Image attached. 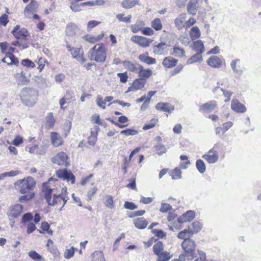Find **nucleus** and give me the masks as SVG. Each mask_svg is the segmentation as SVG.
<instances>
[{"label":"nucleus","mask_w":261,"mask_h":261,"mask_svg":"<svg viewBox=\"0 0 261 261\" xmlns=\"http://www.w3.org/2000/svg\"><path fill=\"white\" fill-rule=\"evenodd\" d=\"M171 176L173 179H178L181 178V171L178 168H175L171 172Z\"/></svg>","instance_id":"53"},{"label":"nucleus","mask_w":261,"mask_h":261,"mask_svg":"<svg viewBox=\"0 0 261 261\" xmlns=\"http://www.w3.org/2000/svg\"><path fill=\"white\" fill-rule=\"evenodd\" d=\"M116 17L119 21H122L125 23H129L132 18L130 15H128L126 17H124L123 14H118L116 15Z\"/></svg>","instance_id":"55"},{"label":"nucleus","mask_w":261,"mask_h":261,"mask_svg":"<svg viewBox=\"0 0 261 261\" xmlns=\"http://www.w3.org/2000/svg\"><path fill=\"white\" fill-rule=\"evenodd\" d=\"M23 206L20 204H16L9 206L8 211L7 213L10 221L17 218L22 213Z\"/></svg>","instance_id":"7"},{"label":"nucleus","mask_w":261,"mask_h":261,"mask_svg":"<svg viewBox=\"0 0 261 261\" xmlns=\"http://www.w3.org/2000/svg\"><path fill=\"white\" fill-rule=\"evenodd\" d=\"M55 122V120L53 113H49L46 117V126L49 128H51L54 125Z\"/></svg>","instance_id":"50"},{"label":"nucleus","mask_w":261,"mask_h":261,"mask_svg":"<svg viewBox=\"0 0 261 261\" xmlns=\"http://www.w3.org/2000/svg\"><path fill=\"white\" fill-rule=\"evenodd\" d=\"M24 226L27 227V232L28 234L32 233L36 229L35 224L32 222L28 223Z\"/></svg>","instance_id":"62"},{"label":"nucleus","mask_w":261,"mask_h":261,"mask_svg":"<svg viewBox=\"0 0 261 261\" xmlns=\"http://www.w3.org/2000/svg\"><path fill=\"white\" fill-rule=\"evenodd\" d=\"M156 255L158 256L156 261H168L172 257V255L167 251H162Z\"/></svg>","instance_id":"36"},{"label":"nucleus","mask_w":261,"mask_h":261,"mask_svg":"<svg viewBox=\"0 0 261 261\" xmlns=\"http://www.w3.org/2000/svg\"><path fill=\"white\" fill-rule=\"evenodd\" d=\"M92 121L93 122L96 123L98 125H104L106 123L103 120H101L99 115L96 114H94L92 117Z\"/></svg>","instance_id":"60"},{"label":"nucleus","mask_w":261,"mask_h":261,"mask_svg":"<svg viewBox=\"0 0 261 261\" xmlns=\"http://www.w3.org/2000/svg\"><path fill=\"white\" fill-rule=\"evenodd\" d=\"M28 255L32 259L34 260L41 261L43 259L42 257L37 252L34 250L30 251L28 253Z\"/></svg>","instance_id":"57"},{"label":"nucleus","mask_w":261,"mask_h":261,"mask_svg":"<svg viewBox=\"0 0 261 261\" xmlns=\"http://www.w3.org/2000/svg\"><path fill=\"white\" fill-rule=\"evenodd\" d=\"M81 48L80 47L73 48V50L71 51V54L73 58L76 59L80 55L83 54V53H81Z\"/></svg>","instance_id":"63"},{"label":"nucleus","mask_w":261,"mask_h":261,"mask_svg":"<svg viewBox=\"0 0 261 261\" xmlns=\"http://www.w3.org/2000/svg\"><path fill=\"white\" fill-rule=\"evenodd\" d=\"M198 8L197 0H190L187 5V10L189 14L195 15Z\"/></svg>","instance_id":"21"},{"label":"nucleus","mask_w":261,"mask_h":261,"mask_svg":"<svg viewBox=\"0 0 261 261\" xmlns=\"http://www.w3.org/2000/svg\"><path fill=\"white\" fill-rule=\"evenodd\" d=\"M57 189L52 188L48 182L43 184L42 191L47 204L51 206L62 204V206L60 210L62 211L69 199L67 188H62L61 192H57Z\"/></svg>","instance_id":"1"},{"label":"nucleus","mask_w":261,"mask_h":261,"mask_svg":"<svg viewBox=\"0 0 261 261\" xmlns=\"http://www.w3.org/2000/svg\"><path fill=\"white\" fill-rule=\"evenodd\" d=\"M139 76L140 79H143L145 81H146L147 79L150 77L152 74V71L150 69H145L142 66H140L139 70L138 72Z\"/></svg>","instance_id":"25"},{"label":"nucleus","mask_w":261,"mask_h":261,"mask_svg":"<svg viewBox=\"0 0 261 261\" xmlns=\"http://www.w3.org/2000/svg\"><path fill=\"white\" fill-rule=\"evenodd\" d=\"M50 137L52 144L55 147L62 145L64 143L62 137L56 132H51Z\"/></svg>","instance_id":"18"},{"label":"nucleus","mask_w":261,"mask_h":261,"mask_svg":"<svg viewBox=\"0 0 261 261\" xmlns=\"http://www.w3.org/2000/svg\"><path fill=\"white\" fill-rule=\"evenodd\" d=\"M139 59L148 65L154 64L156 63V60L154 58L148 56L147 54H141L139 56Z\"/></svg>","instance_id":"32"},{"label":"nucleus","mask_w":261,"mask_h":261,"mask_svg":"<svg viewBox=\"0 0 261 261\" xmlns=\"http://www.w3.org/2000/svg\"><path fill=\"white\" fill-rule=\"evenodd\" d=\"M164 250L163 244L162 242L158 241L153 247V251L155 255L162 252Z\"/></svg>","instance_id":"46"},{"label":"nucleus","mask_w":261,"mask_h":261,"mask_svg":"<svg viewBox=\"0 0 261 261\" xmlns=\"http://www.w3.org/2000/svg\"><path fill=\"white\" fill-rule=\"evenodd\" d=\"M23 71L16 74L18 85H25L29 82V80Z\"/></svg>","instance_id":"39"},{"label":"nucleus","mask_w":261,"mask_h":261,"mask_svg":"<svg viewBox=\"0 0 261 261\" xmlns=\"http://www.w3.org/2000/svg\"><path fill=\"white\" fill-rule=\"evenodd\" d=\"M218 146V143L215 144L212 148L202 155V158L208 163L214 164L218 161L219 153L216 150Z\"/></svg>","instance_id":"6"},{"label":"nucleus","mask_w":261,"mask_h":261,"mask_svg":"<svg viewBox=\"0 0 261 261\" xmlns=\"http://www.w3.org/2000/svg\"><path fill=\"white\" fill-rule=\"evenodd\" d=\"M38 95V91L34 89L24 88L21 90L20 96L23 103L32 107L36 103Z\"/></svg>","instance_id":"4"},{"label":"nucleus","mask_w":261,"mask_h":261,"mask_svg":"<svg viewBox=\"0 0 261 261\" xmlns=\"http://www.w3.org/2000/svg\"><path fill=\"white\" fill-rule=\"evenodd\" d=\"M57 175L58 177L66 180L67 182L73 184L75 182V177L70 170L66 169H59L57 171Z\"/></svg>","instance_id":"8"},{"label":"nucleus","mask_w":261,"mask_h":261,"mask_svg":"<svg viewBox=\"0 0 261 261\" xmlns=\"http://www.w3.org/2000/svg\"><path fill=\"white\" fill-rule=\"evenodd\" d=\"M2 61L8 65H17L19 62L17 59L12 53L7 54L6 57L2 60Z\"/></svg>","instance_id":"29"},{"label":"nucleus","mask_w":261,"mask_h":261,"mask_svg":"<svg viewBox=\"0 0 261 261\" xmlns=\"http://www.w3.org/2000/svg\"><path fill=\"white\" fill-rule=\"evenodd\" d=\"M12 33L17 39H26L29 33L25 28L20 29L18 25H16L12 31Z\"/></svg>","instance_id":"10"},{"label":"nucleus","mask_w":261,"mask_h":261,"mask_svg":"<svg viewBox=\"0 0 261 261\" xmlns=\"http://www.w3.org/2000/svg\"><path fill=\"white\" fill-rule=\"evenodd\" d=\"M181 246L184 250V252L181 255L185 256L188 259L190 260L195 257L196 246L194 241L190 238H187L181 243Z\"/></svg>","instance_id":"5"},{"label":"nucleus","mask_w":261,"mask_h":261,"mask_svg":"<svg viewBox=\"0 0 261 261\" xmlns=\"http://www.w3.org/2000/svg\"><path fill=\"white\" fill-rule=\"evenodd\" d=\"M138 134V131L134 128H127L120 132V134L125 136H135Z\"/></svg>","instance_id":"47"},{"label":"nucleus","mask_w":261,"mask_h":261,"mask_svg":"<svg viewBox=\"0 0 261 261\" xmlns=\"http://www.w3.org/2000/svg\"><path fill=\"white\" fill-rule=\"evenodd\" d=\"M196 167L198 171L200 173H203L205 172L206 166L204 162L201 159H198L196 162Z\"/></svg>","instance_id":"40"},{"label":"nucleus","mask_w":261,"mask_h":261,"mask_svg":"<svg viewBox=\"0 0 261 261\" xmlns=\"http://www.w3.org/2000/svg\"><path fill=\"white\" fill-rule=\"evenodd\" d=\"M139 4V0H123L121 6L125 9H129Z\"/></svg>","instance_id":"31"},{"label":"nucleus","mask_w":261,"mask_h":261,"mask_svg":"<svg viewBox=\"0 0 261 261\" xmlns=\"http://www.w3.org/2000/svg\"><path fill=\"white\" fill-rule=\"evenodd\" d=\"M156 109L166 112H171L174 109L173 106L169 103L159 102L155 106Z\"/></svg>","instance_id":"26"},{"label":"nucleus","mask_w":261,"mask_h":261,"mask_svg":"<svg viewBox=\"0 0 261 261\" xmlns=\"http://www.w3.org/2000/svg\"><path fill=\"white\" fill-rule=\"evenodd\" d=\"M178 40L182 44L186 46L190 45V43L191 42V39L186 34H184L180 35L178 38Z\"/></svg>","instance_id":"45"},{"label":"nucleus","mask_w":261,"mask_h":261,"mask_svg":"<svg viewBox=\"0 0 261 261\" xmlns=\"http://www.w3.org/2000/svg\"><path fill=\"white\" fill-rule=\"evenodd\" d=\"M74 254V248L72 246L70 249H66L64 253V256L66 259L71 258Z\"/></svg>","instance_id":"59"},{"label":"nucleus","mask_w":261,"mask_h":261,"mask_svg":"<svg viewBox=\"0 0 261 261\" xmlns=\"http://www.w3.org/2000/svg\"><path fill=\"white\" fill-rule=\"evenodd\" d=\"M146 83V81H145L143 79L139 78L136 79L133 83L132 86L128 88L126 93L141 89L144 87Z\"/></svg>","instance_id":"13"},{"label":"nucleus","mask_w":261,"mask_h":261,"mask_svg":"<svg viewBox=\"0 0 261 261\" xmlns=\"http://www.w3.org/2000/svg\"><path fill=\"white\" fill-rule=\"evenodd\" d=\"M92 256L95 261H106L102 251H95L92 254Z\"/></svg>","instance_id":"44"},{"label":"nucleus","mask_w":261,"mask_h":261,"mask_svg":"<svg viewBox=\"0 0 261 261\" xmlns=\"http://www.w3.org/2000/svg\"><path fill=\"white\" fill-rule=\"evenodd\" d=\"M231 109L237 113H244L246 111L245 106L241 103L238 99H233L231 103Z\"/></svg>","instance_id":"16"},{"label":"nucleus","mask_w":261,"mask_h":261,"mask_svg":"<svg viewBox=\"0 0 261 261\" xmlns=\"http://www.w3.org/2000/svg\"><path fill=\"white\" fill-rule=\"evenodd\" d=\"M123 66L130 71L137 72L141 65L138 63H134L129 61H124L123 62Z\"/></svg>","instance_id":"24"},{"label":"nucleus","mask_w":261,"mask_h":261,"mask_svg":"<svg viewBox=\"0 0 261 261\" xmlns=\"http://www.w3.org/2000/svg\"><path fill=\"white\" fill-rule=\"evenodd\" d=\"M37 2L34 0H32L24 10V15L27 18H31L36 8Z\"/></svg>","instance_id":"15"},{"label":"nucleus","mask_w":261,"mask_h":261,"mask_svg":"<svg viewBox=\"0 0 261 261\" xmlns=\"http://www.w3.org/2000/svg\"><path fill=\"white\" fill-rule=\"evenodd\" d=\"M34 193H25L23 196L19 197V201L21 202L24 201H29L34 197Z\"/></svg>","instance_id":"56"},{"label":"nucleus","mask_w":261,"mask_h":261,"mask_svg":"<svg viewBox=\"0 0 261 261\" xmlns=\"http://www.w3.org/2000/svg\"><path fill=\"white\" fill-rule=\"evenodd\" d=\"M202 61V54H200V53H197L187 60V64L190 65L196 62H200Z\"/></svg>","instance_id":"34"},{"label":"nucleus","mask_w":261,"mask_h":261,"mask_svg":"<svg viewBox=\"0 0 261 261\" xmlns=\"http://www.w3.org/2000/svg\"><path fill=\"white\" fill-rule=\"evenodd\" d=\"M185 50L178 45H175L171 49L170 54L178 58H182L185 56Z\"/></svg>","instance_id":"27"},{"label":"nucleus","mask_w":261,"mask_h":261,"mask_svg":"<svg viewBox=\"0 0 261 261\" xmlns=\"http://www.w3.org/2000/svg\"><path fill=\"white\" fill-rule=\"evenodd\" d=\"M217 106V102L215 100L208 101L199 108V111L201 112H212Z\"/></svg>","instance_id":"20"},{"label":"nucleus","mask_w":261,"mask_h":261,"mask_svg":"<svg viewBox=\"0 0 261 261\" xmlns=\"http://www.w3.org/2000/svg\"><path fill=\"white\" fill-rule=\"evenodd\" d=\"M88 57L91 60L103 63L107 57V49L102 44L95 45L89 51Z\"/></svg>","instance_id":"3"},{"label":"nucleus","mask_w":261,"mask_h":261,"mask_svg":"<svg viewBox=\"0 0 261 261\" xmlns=\"http://www.w3.org/2000/svg\"><path fill=\"white\" fill-rule=\"evenodd\" d=\"M232 125L233 123L231 121H227L223 123L221 125L222 127V133L224 134L225 132L227 131L232 126Z\"/></svg>","instance_id":"64"},{"label":"nucleus","mask_w":261,"mask_h":261,"mask_svg":"<svg viewBox=\"0 0 261 261\" xmlns=\"http://www.w3.org/2000/svg\"><path fill=\"white\" fill-rule=\"evenodd\" d=\"M33 216L30 213H27L24 214L21 219V223L23 225H26V224L29 223L30 221L32 220Z\"/></svg>","instance_id":"52"},{"label":"nucleus","mask_w":261,"mask_h":261,"mask_svg":"<svg viewBox=\"0 0 261 261\" xmlns=\"http://www.w3.org/2000/svg\"><path fill=\"white\" fill-rule=\"evenodd\" d=\"M190 46L197 53L202 54L204 51L203 43L200 40L194 41L192 44L190 45Z\"/></svg>","instance_id":"28"},{"label":"nucleus","mask_w":261,"mask_h":261,"mask_svg":"<svg viewBox=\"0 0 261 261\" xmlns=\"http://www.w3.org/2000/svg\"><path fill=\"white\" fill-rule=\"evenodd\" d=\"M200 35V31L197 27H193L190 30V38L192 40L199 38Z\"/></svg>","instance_id":"37"},{"label":"nucleus","mask_w":261,"mask_h":261,"mask_svg":"<svg viewBox=\"0 0 261 261\" xmlns=\"http://www.w3.org/2000/svg\"><path fill=\"white\" fill-rule=\"evenodd\" d=\"M80 30L78 26L72 22L69 23L66 27L65 33L68 36L73 37L76 35Z\"/></svg>","instance_id":"17"},{"label":"nucleus","mask_w":261,"mask_h":261,"mask_svg":"<svg viewBox=\"0 0 261 261\" xmlns=\"http://www.w3.org/2000/svg\"><path fill=\"white\" fill-rule=\"evenodd\" d=\"M134 223L137 228L144 229L147 227L148 222L143 217H141L134 220Z\"/></svg>","instance_id":"33"},{"label":"nucleus","mask_w":261,"mask_h":261,"mask_svg":"<svg viewBox=\"0 0 261 261\" xmlns=\"http://www.w3.org/2000/svg\"><path fill=\"white\" fill-rule=\"evenodd\" d=\"M130 40L143 47H149L152 41L151 39L138 35L133 36L130 38Z\"/></svg>","instance_id":"11"},{"label":"nucleus","mask_w":261,"mask_h":261,"mask_svg":"<svg viewBox=\"0 0 261 261\" xmlns=\"http://www.w3.org/2000/svg\"><path fill=\"white\" fill-rule=\"evenodd\" d=\"M192 233L191 231L188 229H184L182 231H180L178 235L177 238L180 239H184V240L187 238H190L192 236Z\"/></svg>","instance_id":"43"},{"label":"nucleus","mask_w":261,"mask_h":261,"mask_svg":"<svg viewBox=\"0 0 261 261\" xmlns=\"http://www.w3.org/2000/svg\"><path fill=\"white\" fill-rule=\"evenodd\" d=\"M36 186V181L31 176L23 179H18L14 183L15 188L22 194L33 193Z\"/></svg>","instance_id":"2"},{"label":"nucleus","mask_w":261,"mask_h":261,"mask_svg":"<svg viewBox=\"0 0 261 261\" xmlns=\"http://www.w3.org/2000/svg\"><path fill=\"white\" fill-rule=\"evenodd\" d=\"M240 63V59H234L231 61L230 63V67L234 73H241L242 70H239L237 68V65Z\"/></svg>","instance_id":"48"},{"label":"nucleus","mask_w":261,"mask_h":261,"mask_svg":"<svg viewBox=\"0 0 261 261\" xmlns=\"http://www.w3.org/2000/svg\"><path fill=\"white\" fill-rule=\"evenodd\" d=\"M41 228L43 231H46L47 233L51 235L53 234V231L52 230L49 229V225L47 222H42Z\"/></svg>","instance_id":"61"},{"label":"nucleus","mask_w":261,"mask_h":261,"mask_svg":"<svg viewBox=\"0 0 261 261\" xmlns=\"http://www.w3.org/2000/svg\"><path fill=\"white\" fill-rule=\"evenodd\" d=\"M144 25L145 23L143 21L138 20L135 24L131 25L130 30L134 33H137L140 31L142 32Z\"/></svg>","instance_id":"35"},{"label":"nucleus","mask_w":261,"mask_h":261,"mask_svg":"<svg viewBox=\"0 0 261 261\" xmlns=\"http://www.w3.org/2000/svg\"><path fill=\"white\" fill-rule=\"evenodd\" d=\"M202 228L201 223L197 221L193 222L189 227V230L193 234V233H197L199 232Z\"/></svg>","instance_id":"38"},{"label":"nucleus","mask_w":261,"mask_h":261,"mask_svg":"<svg viewBox=\"0 0 261 261\" xmlns=\"http://www.w3.org/2000/svg\"><path fill=\"white\" fill-rule=\"evenodd\" d=\"M105 205L109 208H114L113 198L112 196L108 195L106 196Z\"/></svg>","instance_id":"49"},{"label":"nucleus","mask_w":261,"mask_h":261,"mask_svg":"<svg viewBox=\"0 0 261 261\" xmlns=\"http://www.w3.org/2000/svg\"><path fill=\"white\" fill-rule=\"evenodd\" d=\"M217 84L218 86L213 89V92L216 93L218 91V90H221L223 92V94L224 95L225 97L226 98L225 99V102L229 101L230 100V97L232 94V92L230 91H225L222 88H220L219 86L223 85V84L221 83L220 82H218L217 83Z\"/></svg>","instance_id":"30"},{"label":"nucleus","mask_w":261,"mask_h":261,"mask_svg":"<svg viewBox=\"0 0 261 261\" xmlns=\"http://www.w3.org/2000/svg\"><path fill=\"white\" fill-rule=\"evenodd\" d=\"M195 217V213L192 211H188L183 214L177 219L179 223H183L192 220Z\"/></svg>","instance_id":"19"},{"label":"nucleus","mask_w":261,"mask_h":261,"mask_svg":"<svg viewBox=\"0 0 261 261\" xmlns=\"http://www.w3.org/2000/svg\"><path fill=\"white\" fill-rule=\"evenodd\" d=\"M178 62V60L177 59H174L170 56H168L164 58L163 60L162 64L165 67L171 68L175 67L177 65Z\"/></svg>","instance_id":"23"},{"label":"nucleus","mask_w":261,"mask_h":261,"mask_svg":"<svg viewBox=\"0 0 261 261\" xmlns=\"http://www.w3.org/2000/svg\"><path fill=\"white\" fill-rule=\"evenodd\" d=\"M158 121V119L157 118L154 117L152 118L149 123L144 125V126L143 127V129L144 130H148L152 128L155 126Z\"/></svg>","instance_id":"51"},{"label":"nucleus","mask_w":261,"mask_h":261,"mask_svg":"<svg viewBox=\"0 0 261 261\" xmlns=\"http://www.w3.org/2000/svg\"><path fill=\"white\" fill-rule=\"evenodd\" d=\"M96 103L97 105L101 109L104 110L106 109V102L105 101V98L100 95H98L96 99Z\"/></svg>","instance_id":"54"},{"label":"nucleus","mask_w":261,"mask_h":261,"mask_svg":"<svg viewBox=\"0 0 261 261\" xmlns=\"http://www.w3.org/2000/svg\"><path fill=\"white\" fill-rule=\"evenodd\" d=\"M154 54L159 55H166L168 54V45L165 42H161L153 47Z\"/></svg>","instance_id":"12"},{"label":"nucleus","mask_w":261,"mask_h":261,"mask_svg":"<svg viewBox=\"0 0 261 261\" xmlns=\"http://www.w3.org/2000/svg\"><path fill=\"white\" fill-rule=\"evenodd\" d=\"M207 63L211 67L215 68H220L222 65V60L217 56L210 58L207 61Z\"/></svg>","instance_id":"22"},{"label":"nucleus","mask_w":261,"mask_h":261,"mask_svg":"<svg viewBox=\"0 0 261 261\" xmlns=\"http://www.w3.org/2000/svg\"><path fill=\"white\" fill-rule=\"evenodd\" d=\"M151 25L155 31L161 30L163 28L161 20L159 18L154 19L151 22Z\"/></svg>","instance_id":"42"},{"label":"nucleus","mask_w":261,"mask_h":261,"mask_svg":"<svg viewBox=\"0 0 261 261\" xmlns=\"http://www.w3.org/2000/svg\"><path fill=\"white\" fill-rule=\"evenodd\" d=\"M154 148L157 152V153L160 155L165 153L167 151L166 147L162 144H159L156 145Z\"/></svg>","instance_id":"58"},{"label":"nucleus","mask_w":261,"mask_h":261,"mask_svg":"<svg viewBox=\"0 0 261 261\" xmlns=\"http://www.w3.org/2000/svg\"><path fill=\"white\" fill-rule=\"evenodd\" d=\"M68 157L67 154L63 151L58 153L56 156L51 159L53 163L57 164L59 165H64L68 166L69 163L68 162Z\"/></svg>","instance_id":"9"},{"label":"nucleus","mask_w":261,"mask_h":261,"mask_svg":"<svg viewBox=\"0 0 261 261\" xmlns=\"http://www.w3.org/2000/svg\"><path fill=\"white\" fill-rule=\"evenodd\" d=\"M187 14L185 13L178 15L174 19L175 27L179 30L185 27Z\"/></svg>","instance_id":"14"},{"label":"nucleus","mask_w":261,"mask_h":261,"mask_svg":"<svg viewBox=\"0 0 261 261\" xmlns=\"http://www.w3.org/2000/svg\"><path fill=\"white\" fill-rule=\"evenodd\" d=\"M180 159L181 161H186L185 162H181L180 163V167L181 169H186L191 164L190 161L188 160V157L185 155H181L180 156Z\"/></svg>","instance_id":"41"}]
</instances>
